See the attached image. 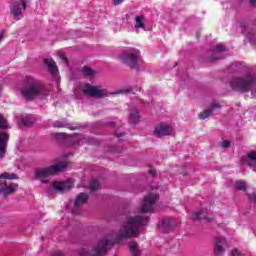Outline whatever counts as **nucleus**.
<instances>
[{
    "instance_id": "nucleus-1",
    "label": "nucleus",
    "mask_w": 256,
    "mask_h": 256,
    "mask_svg": "<svg viewBox=\"0 0 256 256\" xmlns=\"http://www.w3.org/2000/svg\"><path fill=\"white\" fill-rule=\"evenodd\" d=\"M22 97L26 101H33V99H46L49 95V90L45 88L41 80H37L33 76H26L24 78V90L21 91Z\"/></svg>"
},
{
    "instance_id": "nucleus-2",
    "label": "nucleus",
    "mask_w": 256,
    "mask_h": 256,
    "mask_svg": "<svg viewBox=\"0 0 256 256\" xmlns=\"http://www.w3.org/2000/svg\"><path fill=\"white\" fill-rule=\"evenodd\" d=\"M256 84V76L251 73L244 74L239 77H234L230 81V87L232 91L238 93H249Z\"/></svg>"
},
{
    "instance_id": "nucleus-3",
    "label": "nucleus",
    "mask_w": 256,
    "mask_h": 256,
    "mask_svg": "<svg viewBox=\"0 0 256 256\" xmlns=\"http://www.w3.org/2000/svg\"><path fill=\"white\" fill-rule=\"evenodd\" d=\"M143 226L141 225H124L120 227L115 236L116 243H123V241H127L128 239H132L136 235L141 233Z\"/></svg>"
},
{
    "instance_id": "nucleus-4",
    "label": "nucleus",
    "mask_w": 256,
    "mask_h": 256,
    "mask_svg": "<svg viewBox=\"0 0 256 256\" xmlns=\"http://www.w3.org/2000/svg\"><path fill=\"white\" fill-rule=\"evenodd\" d=\"M67 169L66 162H58L54 165L45 168H38L35 170L34 178L35 179H47V177H51L53 175H57V173H61V171H65Z\"/></svg>"
},
{
    "instance_id": "nucleus-5",
    "label": "nucleus",
    "mask_w": 256,
    "mask_h": 256,
    "mask_svg": "<svg viewBox=\"0 0 256 256\" xmlns=\"http://www.w3.org/2000/svg\"><path fill=\"white\" fill-rule=\"evenodd\" d=\"M140 57L141 51L135 48H128L120 55V60L122 63H125V65H128L130 69H136V71H139Z\"/></svg>"
},
{
    "instance_id": "nucleus-6",
    "label": "nucleus",
    "mask_w": 256,
    "mask_h": 256,
    "mask_svg": "<svg viewBox=\"0 0 256 256\" xmlns=\"http://www.w3.org/2000/svg\"><path fill=\"white\" fill-rule=\"evenodd\" d=\"M117 92H109L107 89H100L97 86H93L89 83L85 85L83 89V95L86 97H93L94 99H103L109 97V95H115Z\"/></svg>"
},
{
    "instance_id": "nucleus-7",
    "label": "nucleus",
    "mask_w": 256,
    "mask_h": 256,
    "mask_svg": "<svg viewBox=\"0 0 256 256\" xmlns=\"http://www.w3.org/2000/svg\"><path fill=\"white\" fill-rule=\"evenodd\" d=\"M25 9H27V0L14 1L10 5V15L19 21L23 17Z\"/></svg>"
},
{
    "instance_id": "nucleus-8",
    "label": "nucleus",
    "mask_w": 256,
    "mask_h": 256,
    "mask_svg": "<svg viewBox=\"0 0 256 256\" xmlns=\"http://www.w3.org/2000/svg\"><path fill=\"white\" fill-rule=\"evenodd\" d=\"M157 201L156 194H149L144 197V202L142 204V213H153L155 211V203Z\"/></svg>"
},
{
    "instance_id": "nucleus-9",
    "label": "nucleus",
    "mask_w": 256,
    "mask_h": 256,
    "mask_svg": "<svg viewBox=\"0 0 256 256\" xmlns=\"http://www.w3.org/2000/svg\"><path fill=\"white\" fill-rule=\"evenodd\" d=\"M89 200V194L81 192L77 195L74 201V207L72 209L73 215H79V209Z\"/></svg>"
},
{
    "instance_id": "nucleus-10",
    "label": "nucleus",
    "mask_w": 256,
    "mask_h": 256,
    "mask_svg": "<svg viewBox=\"0 0 256 256\" xmlns=\"http://www.w3.org/2000/svg\"><path fill=\"white\" fill-rule=\"evenodd\" d=\"M71 187H73L71 182H53L48 189V192L53 193V191H57L58 193H67Z\"/></svg>"
},
{
    "instance_id": "nucleus-11",
    "label": "nucleus",
    "mask_w": 256,
    "mask_h": 256,
    "mask_svg": "<svg viewBox=\"0 0 256 256\" xmlns=\"http://www.w3.org/2000/svg\"><path fill=\"white\" fill-rule=\"evenodd\" d=\"M190 219H192L193 221H206V223L213 222V216L209 214L207 209H202L198 212L192 213Z\"/></svg>"
},
{
    "instance_id": "nucleus-12",
    "label": "nucleus",
    "mask_w": 256,
    "mask_h": 256,
    "mask_svg": "<svg viewBox=\"0 0 256 256\" xmlns=\"http://www.w3.org/2000/svg\"><path fill=\"white\" fill-rule=\"evenodd\" d=\"M17 187H19V184L17 183H12L7 186L6 181H0V197H8V195H13Z\"/></svg>"
},
{
    "instance_id": "nucleus-13",
    "label": "nucleus",
    "mask_w": 256,
    "mask_h": 256,
    "mask_svg": "<svg viewBox=\"0 0 256 256\" xmlns=\"http://www.w3.org/2000/svg\"><path fill=\"white\" fill-rule=\"evenodd\" d=\"M147 223H149V216L136 215L128 217L125 225H147Z\"/></svg>"
},
{
    "instance_id": "nucleus-14",
    "label": "nucleus",
    "mask_w": 256,
    "mask_h": 256,
    "mask_svg": "<svg viewBox=\"0 0 256 256\" xmlns=\"http://www.w3.org/2000/svg\"><path fill=\"white\" fill-rule=\"evenodd\" d=\"M225 247H227V240L223 237L216 238L214 255L223 256L225 254Z\"/></svg>"
},
{
    "instance_id": "nucleus-15",
    "label": "nucleus",
    "mask_w": 256,
    "mask_h": 256,
    "mask_svg": "<svg viewBox=\"0 0 256 256\" xmlns=\"http://www.w3.org/2000/svg\"><path fill=\"white\" fill-rule=\"evenodd\" d=\"M17 121L21 127H33V125H35V116L31 114L26 116H18Z\"/></svg>"
},
{
    "instance_id": "nucleus-16",
    "label": "nucleus",
    "mask_w": 256,
    "mask_h": 256,
    "mask_svg": "<svg viewBox=\"0 0 256 256\" xmlns=\"http://www.w3.org/2000/svg\"><path fill=\"white\" fill-rule=\"evenodd\" d=\"M52 127L56 128V129L66 128V129H70V131H75V130L79 129V127L74 126L71 123H68L67 119H65V118H62L60 120H56L52 124Z\"/></svg>"
},
{
    "instance_id": "nucleus-17",
    "label": "nucleus",
    "mask_w": 256,
    "mask_h": 256,
    "mask_svg": "<svg viewBox=\"0 0 256 256\" xmlns=\"http://www.w3.org/2000/svg\"><path fill=\"white\" fill-rule=\"evenodd\" d=\"M154 135H157V137H165L167 135H171V126L161 123L155 127Z\"/></svg>"
},
{
    "instance_id": "nucleus-18",
    "label": "nucleus",
    "mask_w": 256,
    "mask_h": 256,
    "mask_svg": "<svg viewBox=\"0 0 256 256\" xmlns=\"http://www.w3.org/2000/svg\"><path fill=\"white\" fill-rule=\"evenodd\" d=\"M7 141H9V134L0 133V159H3L7 153Z\"/></svg>"
},
{
    "instance_id": "nucleus-19",
    "label": "nucleus",
    "mask_w": 256,
    "mask_h": 256,
    "mask_svg": "<svg viewBox=\"0 0 256 256\" xmlns=\"http://www.w3.org/2000/svg\"><path fill=\"white\" fill-rule=\"evenodd\" d=\"M215 109H221V104L219 103H212L208 109L204 110L203 113L199 114V119L204 120V119H208V117H211L213 111H215Z\"/></svg>"
},
{
    "instance_id": "nucleus-20",
    "label": "nucleus",
    "mask_w": 256,
    "mask_h": 256,
    "mask_svg": "<svg viewBox=\"0 0 256 256\" xmlns=\"http://www.w3.org/2000/svg\"><path fill=\"white\" fill-rule=\"evenodd\" d=\"M44 63L48 67V71H50L53 77H56V75H59V68H57V65L55 64V61H53V59L46 58L44 59Z\"/></svg>"
},
{
    "instance_id": "nucleus-21",
    "label": "nucleus",
    "mask_w": 256,
    "mask_h": 256,
    "mask_svg": "<svg viewBox=\"0 0 256 256\" xmlns=\"http://www.w3.org/2000/svg\"><path fill=\"white\" fill-rule=\"evenodd\" d=\"M83 139H85V135L75 134L67 138V144L70 145V147H73L75 145H79V143H81Z\"/></svg>"
},
{
    "instance_id": "nucleus-22",
    "label": "nucleus",
    "mask_w": 256,
    "mask_h": 256,
    "mask_svg": "<svg viewBox=\"0 0 256 256\" xmlns=\"http://www.w3.org/2000/svg\"><path fill=\"white\" fill-rule=\"evenodd\" d=\"M140 119H141V115H139V109L132 108L130 112L129 123H132V125H137Z\"/></svg>"
},
{
    "instance_id": "nucleus-23",
    "label": "nucleus",
    "mask_w": 256,
    "mask_h": 256,
    "mask_svg": "<svg viewBox=\"0 0 256 256\" xmlns=\"http://www.w3.org/2000/svg\"><path fill=\"white\" fill-rule=\"evenodd\" d=\"M240 28L242 35H246L248 39H251V30H249V24H247L246 22H241Z\"/></svg>"
},
{
    "instance_id": "nucleus-24",
    "label": "nucleus",
    "mask_w": 256,
    "mask_h": 256,
    "mask_svg": "<svg viewBox=\"0 0 256 256\" xmlns=\"http://www.w3.org/2000/svg\"><path fill=\"white\" fill-rule=\"evenodd\" d=\"M128 247H129L130 252L132 253L133 256H140L141 255V253H139V249L137 248V242L130 241L128 243Z\"/></svg>"
},
{
    "instance_id": "nucleus-25",
    "label": "nucleus",
    "mask_w": 256,
    "mask_h": 256,
    "mask_svg": "<svg viewBox=\"0 0 256 256\" xmlns=\"http://www.w3.org/2000/svg\"><path fill=\"white\" fill-rule=\"evenodd\" d=\"M160 225H177V220L174 217L162 218Z\"/></svg>"
},
{
    "instance_id": "nucleus-26",
    "label": "nucleus",
    "mask_w": 256,
    "mask_h": 256,
    "mask_svg": "<svg viewBox=\"0 0 256 256\" xmlns=\"http://www.w3.org/2000/svg\"><path fill=\"white\" fill-rule=\"evenodd\" d=\"M143 16H137L135 18V29H145V24L143 23Z\"/></svg>"
},
{
    "instance_id": "nucleus-27",
    "label": "nucleus",
    "mask_w": 256,
    "mask_h": 256,
    "mask_svg": "<svg viewBox=\"0 0 256 256\" xmlns=\"http://www.w3.org/2000/svg\"><path fill=\"white\" fill-rule=\"evenodd\" d=\"M157 229L160 231V233H171L173 231L172 225H158Z\"/></svg>"
},
{
    "instance_id": "nucleus-28",
    "label": "nucleus",
    "mask_w": 256,
    "mask_h": 256,
    "mask_svg": "<svg viewBox=\"0 0 256 256\" xmlns=\"http://www.w3.org/2000/svg\"><path fill=\"white\" fill-rule=\"evenodd\" d=\"M0 179L13 180V179H19V176H17V174L15 173L4 172L3 174L0 175Z\"/></svg>"
},
{
    "instance_id": "nucleus-29",
    "label": "nucleus",
    "mask_w": 256,
    "mask_h": 256,
    "mask_svg": "<svg viewBox=\"0 0 256 256\" xmlns=\"http://www.w3.org/2000/svg\"><path fill=\"white\" fill-rule=\"evenodd\" d=\"M5 129H9V125L7 124V119L3 114H0V131H3Z\"/></svg>"
},
{
    "instance_id": "nucleus-30",
    "label": "nucleus",
    "mask_w": 256,
    "mask_h": 256,
    "mask_svg": "<svg viewBox=\"0 0 256 256\" xmlns=\"http://www.w3.org/2000/svg\"><path fill=\"white\" fill-rule=\"evenodd\" d=\"M82 73L84 75V77H93V75H95V72L93 71V69H91L90 67L84 66L82 68Z\"/></svg>"
},
{
    "instance_id": "nucleus-31",
    "label": "nucleus",
    "mask_w": 256,
    "mask_h": 256,
    "mask_svg": "<svg viewBox=\"0 0 256 256\" xmlns=\"http://www.w3.org/2000/svg\"><path fill=\"white\" fill-rule=\"evenodd\" d=\"M234 186L238 191H245V189H247V184L244 181H237Z\"/></svg>"
},
{
    "instance_id": "nucleus-32",
    "label": "nucleus",
    "mask_w": 256,
    "mask_h": 256,
    "mask_svg": "<svg viewBox=\"0 0 256 256\" xmlns=\"http://www.w3.org/2000/svg\"><path fill=\"white\" fill-rule=\"evenodd\" d=\"M215 53H223L225 51H227V47H225V45L223 44H217L214 48Z\"/></svg>"
},
{
    "instance_id": "nucleus-33",
    "label": "nucleus",
    "mask_w": 256,
    "mask_h": 256,
    "mask_svg": "<svg viewBox=\"0 0 256 256\" xmlns=\"http://www.w3.org/2000/svg\"><path fill=\"white\" fill-rule=\"evenodd\" d=\"M247 159L252 161V163H256V151L255 150L250 151L249 154L247 155Z\"/></svg>"
},
{
    "instance_id": "nucleus-34",
    "label": "nucleus",
    "mask_w": 256,
    "mask_h": 256,
    "mask_svg": "<svg viewBox=\"0 0 256 256\" xmlns=\"http://www.w3.org/2000/svg\"><path fill=\"white\" fill-rule=\"evenodd\" d=\"M98 185H99V183H97V180H92L90 182V189H91V191H97Z\"/></svg>"
},
{
    "instance_id": "nucleus-35",
    "label": "nucleus",
    "mask_w": 256,
    "mask_h": 256,
    "mask_svg": "<svg viewBox=\"0 0 256 256\" xmlns=\"http://www.w3.org/2000/svg\"><path fill=\"white\" fill-rule=\"evenodd\" d=\"M221 147H223V149H229V147H231V142L229 140H223Z\"/></svg>"
},
{
    "instance_id": "nucleus-36",
    "label": "nucleus",
    "mask_w": 256,
    "mask_h": 256,
    "mask_svg": "<svg viewBox=\"0 0 256 256\" xmlns=\"http://www.w3.org/2000/svg\"><path fill=\"white\" fill-rule=\"evenodd\" d=\"M248 199L251 201V203H256V192H253L252 194H248Z\"/></svg>"
},
{
    "instance_id": "nucleus-37",
    "label": "nucleus",
    "mask_w": 256,
    "mask_h": 256,
    "mask_svg": "<svg viewBox=\"0 0 256 256\" xmlns=\"http://www.w3.org/2000/svg\"><path fill=\"white\" fill-rule=\"evenodd\" d=\"M66 136H67L66 133H56L54 135L55 139H65Z\"/></svg>"
},
{
    "instance_id": "nucleus-38",
    "label": "nucleus",
    "mask_w": 256,
    "mask_h": 256,
    "mask_svg": "<svg viewBox=\"0 0 256 256\" xmlns=\"http://www.w3.org/2000/svg\"><path fill=\"white\" fill-rule=\"evenodd\" d=\"M131 91H133V89L131 87H128L126 89H122L120 90L118 93H131Z\"/></svg>"
},
{
    "instance_id": "nucleus-39",
    "label": "nucleus",
    "mask_w": 256,
    "mask_h": 256,
    "mask_svg": "<svg viewBox=\"0 0 256 256\" xmlns=\"http://www.w3.org/2000/svg\"><path fill=\"white\" fill-rule=\"evenodd\" d=\"M231 256H241V252H239V250L235 249L232 251Z\"/></svg>"
},
{
    "instance_id": "nucleus-40",
    "label": "nucleus",
    "mask_w": 256,
    "mask_h": 256,
    "mask_svg": "<svg viewBox=\"0 0 256 256\" xmlns=\"http://www.w3.org/2000/svg\"><path fill=\"white\" fill-rule=\"evenodd\" d=\"M149 173H150V175H157V170H155V169H150V170H149Z\"/></svg>"
},
{
    "instance_id": "nucleus-41",
    "label": "nucleus",
    "mask_w": 256,
    "mask_h": 256,
    "mask_svg": "<svg viewBox=\"0 0 256 256\" xmlns=\"http://www.w3.org/2000/svg\"><path fill=\"white\" fill-rule=\"evenodd\" d=\"M124 0H114V5H121Z\"/></svg>"
},
{
    "instance_id": "nucleus-42",
    "label": "nucleus",
    "mask_w": 256,
    "mask_h": 256,
    "mask_svg": "<svg viewBox=\"0 0 256 256\" xmlns=\"http://www.w3.org/2000/svg\"><path fill=\"white\" fill-rule=\"evenodd\" d=\"M125 135V133H120V134H115V137H117L118 139L123 137Z\"/></svg>"
},
{
    "instance_id": "nucleus-43",
    "label": "nucleus",
    "mask_w": 256,
    "mask_h": 256,
    "mask_svg": "<svg viewBox=\"0 0 256 256\" xmlns=\"http://www.w3.org/2000/svg\"><path fill=\"white\" fill-rule=\"evenodd\" d=\"M218 59H219V58L213 57V58L210 59V61H211V63H215V61H218Z\"/></svg>"
},
{
    "instance_id": "nucleus-44",
    "label": "nucleus",
    "mask_w": 256,
    "mask_h": 256,
    "mask_svg": "<svg viewBox=\"0 0 256 256\" xmlns=\"http://www.w3.org/2000/svg\"><path fill=\"white\" fill-rule=\"evenodd\" d=\"M251 5H256V0H250Z\"/></svg>"
},
{
    "instance_id": "nucleus-45",
    "label": "nucleus",
    "mask_w": 256,
    "mask_h": 256,
    "mask_svg": "<svg viewBox=\"0 0 256 256\" xmlns=\"http://www.w3.org/2000/svg\"><path fill=\"white\" fill-rule=\"evenodd\" d=\"M63 61H64V63H69V60H67L66 57H63Z\"/></svg>"
},
{
    "instance_id": "nucleus-46",
    "label": "nucleus",
    "mask_w": 256,
    "mask_h": 256,
    "mask_svg": "<svg viewBox=\"0 0 256 256\" xmlns=\"http://www.w3.org/2000/svg\"><path fill=\"white\" fill-rule=\"evenodd\" d=\"M200 35L199 32L196 33V38L199 39Z\"/></svg>"
},
{
    "instance_id": "nucleus-47",
    "label": "nucleus",
    "mask_w": 256,
    "mask_h": 256,
    "mask_svg": "<svg viewBox=\"0 0 256 256\" xmlns=\"http://www.w3.org/2000/svg\"><path fill=\"white\" fill-rule=\"evenodd\" d=\"M0 223H3V216H0Z\"/></svg>"
},
{
    "instance_id": "nucleus-48",
    "label": "nucleus",
    "mask_w": 256,
    "mask_h": 256,
    "mask_svg": "<svg viewBox=\"0 0 256 256\" xmlns=\"http://www.w3.org/2000/svg\"><path fill=\"white\" fill-rule=\"evenodd\" d=\"M3 39V33L0 34V41Z\"/></svg>"
},
{
    "instance_id": "nucleus-49",
    "label": "nucleus",
    "mask_w": 256,
    "mask_h": 256,
    "mask_svg": "<svg viewBox=\"0 0 256 256\" xmlns=\"http://www.w3.org/2000/svg\"><path fill=\"white\" fill-rule=\"evenodd\" d=\"M2 89H3V85L0 84V91H2Z\"/></svg>"
},
{
    "instance_id": "nucleus-50",
    "label": "nucleus",
    "mask_w": 256,
    "mask_h": 256,
    "mask_svg": "<svg viewBox=\"0 0 256 256\" xmlns=\"http://www.w3.org/2000/svg\"><path fill=\"white\" fill-rule=\"evenodd\" d=\"M42 183H48V181L47 180H42Z\"/></svg>"
},
{
    "instance_id": "nucleus-51",
    "label": "nucleus",
    "mask_w": 256,
    "mask_h": 256,
    "mask_svg": "<svg viewBox=\"0 0 256 256\" xmlns=\"http://www.w3.org/2000/svg\"><path fill=\"white\" fill-rule=\"evenodd\" d=\"M126 17L128 18V17H129V15H128V14H126Z\"/></svg>"
}]
</instances>
